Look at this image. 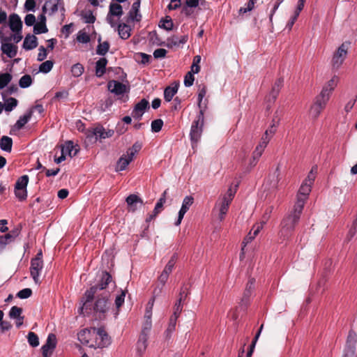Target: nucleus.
I'll return each instance as SVG.
<instances>
[{"label": "nucleus", "instance_id": "f257e3e1", "mask_svg": "<svg viewBox=\"0 0 357 357\" xmlns=\"http://www.w3.org/2000/svg\"><path fill=\"white\" fill-rule=\"evenodd\" d=\"M79 341L92 348H105L111 344V338L104 327L84 328L77 333Z\"/></svg>", "mask_w": 357, "mask_h": 357}, {"label": "nucleus", "instance_id": "f03ea898", "mask_svg": "<svg viewBox=\"0 0 357 357\" xmlns=\"http://www.w3.org/2000/svg\"><path fill=\"white\" fill-rule=\"evenodd\" d=\"M301 204V201L298 204H295L293 209L282 220L278 233L279 238L282 241L288 240L293 235L303 210Z\"/></svg>", "mask_w": 357, "mask_h": 357}, {"label": "nucleus", "instance_id": "7ed1b4c3", "mask_svg": "<svg viewBox=\"0 0 357 357\" xmlns=\"http://www.w3.org/2000/svg\"><path fill=\"white\" fill-rule=\"evenodd\" d=\"M109 294L107 291H102L101 294L95 296V298L90 300V306L86 307L84 303L86 299L85 298V294L81 298L80 305L77 310V312H83L86 311H93V312H107L111 306V303L109 301Z\"/></svg>", "mask_w": 357, "mask_h": 357}, {"label": "nucleus", "instance_id": "20e7f679", "mask_svg": "<svg viewBox=\"0 0 357 357\" xmlns=\"http://www.w3.org/2000/svg\"><path fill=\"white\" fill-rule=\"evenodd\" d=\"M111 281L112 275L107 271L102 272L100 281L85 291V298L86 301L84 305L86 307L90 306V300L95 298L96 295L106 291L105 289Z\"/></svg>", "mask_w": 357, "mask_h": 357}, {"label": "nucleus", "instance_id": "39448f33", "mask_svg": "<svg viewBox=\"0 0 357 357\" xmlns=\"http://www.w3.org/2000/svg\"><path fill=\"white\" fill-rule=\"evenodd\" d=\"M204 124V111L200 110L196 119L192 121L190 132V139L193 149L197 146L199 142L200 141L202 132L203 127Z\"/></svg>", "mask_w": 357, "mask_h": 357}, {"label": "nucleus", "instance_id": "423d86ee", "mask_svg": "<svg viewBox=\"0 0 357 357\" xmlns=\"http://www.w3.org/2000/svg\"><path fill=\"white\" fill-rule=\"evenodd\" d=\"M42 251H40L36 256L31 261L30 273L33 281L39 283V275L43 268Z\"/></svg>", "mask_w": 357, "mask_h": 357}, {"label": "nucleus", "instance_id": "0eeeda50", "mask_svg": "<svg viewBox=\"0 0 357 357\" xmlns=\"http://www.w3.org/2000/svg\"><path fill=\"white\" fill-rule=\"evenodd\" d=\"M349 46V42H344L335 52L331 61L334 68H338L342 64L347 56Z\"/></svg>", "mask_w": 357, "mask_h": 357}, {"label": "nucleus", "instance_id": "6e6552de", "mask_svg": "<svg viewBox=\"0 0 357 357\" xmlns=\"http://www.w3.org/2000/svg\"><path fill=\"white\" fill-rule=\"evenodd\" d=\"M255 279L252 278H250L245 289L243 291V296L241 299V301L239 303L240 305V310L244 311L247 309L248 306L250 303V298L253 293V291L255 289Z\"/></svg>", "mask_w": 357, "mask_h": 357}, {"label": "nucleus", "instance_id": "1a4fd4ad", "mask_svg": "<svg viewBox=\"0 0 357 357\" xmlns=\"http://www.w3.org/2000/svg\"><path fill=\"white\" fill-rule=\"evenodd\" d=\"M357 342V335L356 333L351 330L349 332L346 345L344 350L342 357H354L356 353V344Z\"/></svg>", "mask_w": 357, "mask_h": 357}, {"label": "nucleus", "instance_id": "9d476101", "mask_svg": "<svg viewBox=\"0 0 357 357\" xmlns=\"http://www.w3.org/2000/svg\"><path fill=\"white\" fill-rule=\"evenodd\" d=\"M0 38L1 41V51L6 54L9 58H13L17 55V47L15 45L10 43L11 37H5L0 29Z\"/></svg>", "mask_w": 357, "mask_h": 357}, {"label": "nucleus", "instance_id": "9b49d317", "mask_svg": "<svg viewBox=\"0 0 357 357\" xmlns=\"http://www.w3.org/2000/svg\"><path fill=\"white\" fill-rule=\"evenodd\" d=\"M190 294V288L187 284H183L179 291L178 298L174 306V312H181L183 307L185 303L188 295Z\"/></svg>", "mask_w": 357, "mask_h": 357}, {"label": "nucleus", "instance_id": "f8f14e48", "mask_svg": "<svg viewBox=\"0 0 357 357\" xmlns=\"http://www.w3.org/2000/svg\"><path fill=\"white\" fill-rule=\"evenodd\" d=\"M283 83L284 79L282 77H280L275 80L274 84L272 86L271 91L266 97L267 102L272 104L275 101L282 87L283 86Z\"/></svg>", "mask_w": 357, "mask_h": 357}, {"label": "nucleus", "instance_id": "ddd939ff", "mask_svg": "<svg viewBox=\"0 0 357 357\" xmlns=\"http://www.w3.org/2000/svg\"><path fill=\"white\" fill-rule=\"evenodd\" d=\"M149 108V102L145 98L137 102L132 111V116L136 120H140L146 109Z\"/></svg>", "mask_w": 357, "mask_h": 357}, {"label": "nucleus", "instance_id": "4468645a", "mask_svg": "<svg viewBox=\"0 0 357 357\" xmlns=\"http://www.w3.org/2000/svg\"><path fill=\"white\" fill-rule=\"evenodd\" d=\"M311 185H310V183H307V181H304L297 194L296 202L295 204H298L301 201L302 203V209H303L305 201L311 191Z\"/></svg>", "mask_w": 357, "mask_h": 357}, {"label": "nucleus", "instance_id": "2eb2a0df", "mask_svg": "<svg viewBox=\"0 0 357 357\" xmlns=\"http://www.w3.org/2000/svg\"><path fill=\"white\" fill-rule=\"evenodd\" d=\"M194 202V198L192 196H186L183 201L181 208L178 212V219L175 222V225L178 226L184 217L185 213Z\"/></svg>", "mask_w": 357, "mask_h": 357}, {"label": "nucleus", "instance_id": "dca6fc26", "mask_svg": "<svg viewBox=\"0 0 357 357\" xmlns=\"http://www.w3.org/2000/svg\"><path fill=\"white\" fill-rule=\"evenodd\" d=\"M149 333L140 332L137 344L136 349L137 352L141 356L142 355L146 350L148 347V339H149Z\"/></svg>", "mask_w": 357, "mask_h": 357}, {"label": "nucleus", "instance_id": "f3484780", "mask_svg": "<svg viewBox=\"0 0 357 357\" xmlns=\"http://www.w3.org/2000/svg\"><path fill=\"white\" fill-rule=\"evenodd\" d=\"M108 90L116 95H122L126 91V86L116 80H110L107 84Z\"/></svg>", "mask_w": 357, "mask_h": 357}, {"label": "nucleus", "instance_id": "a211bd4d", "mask_svg": "<svg viewBox=\"0 0 357 357\" xmlns=\"http://www.w3.org/2000/svg\"><path fill=\"white\" fill-rule=\"evenodd\" d=\"M128 204V211L135 212L137 209V205L142 206L144 204L143 200L137 195H130L126 199Z\"/></svg>", "mask_w": 357, "mask_h": 357}, {"label": "nucleus", "instance_id": "6ab92c4d", "mask_svg": "<svg viewBox=\"0 0 357 357\" xmlns=\"http://www.w3.org/2000/svg\"><path fill=\"white\" fill-rule=\"evenodd\" d=\"M9 26L12 31L15 33L21 32L22 22L17 14L13 13L9 16Z\"/></svg>", "mask_w": 357, "mask_h": 357}, {"label": "nucleus", "instance_id": "aec40b11", "mask_svg": "<svg viewBox=\"0 0 357 357\" xmlns=\"http://www.w3.org/2000/svg\"><path fill=\"white\" fill-rule=\"evenodd\" d=\"M79 151V146L77 144L75 145L72 141L66 142L65 144L61 146V152L71 158L75 156Z\"/></svg>", "mask_w": 357, "mask_h": 357}, {"label": "nucleus", "instance_id": "412c9836", "mask_svg": "<svg viewBox=\"0 0 357 357\" xmlns=\"http://www.w3.org/2000/svg\"><path fill=\"white\" fill-rule=\"evenodd\" d=\"M330 98V96L328 95V91L326 87H323L320 94L317 96L315 98L314 104L320 106L323 109L325 108L327 102Z\"/></svg>", "mask_w": 357, "mask_h": 357}, {"label": "nucleus", "instance_id": "4be33fe9", "mask_svg": "<svg viewBox=\"0 0 357 357\" xmlns=\"http://www.w3.org/2000/svg\"><path fill=\"white\" fill-rule=\"evenodd\" d=\"M230 204H231V202L224 200L222 199H220L217 202L215 206L219 209L218 218L220 221H222L225 219V216L229 210Z\"/></svg>", "mask_w": 357, "mask_h": 357}, {"label": "nucleus", "instance_id": "5701e85b", "mask_svg": "<svg viewBox=\"0 0 357 357\" xmlns=\"http://www.w3.org/2000/svg\"><path fill=\"white\" fill-rule=\"evenodd\" d=\"M107 63L108 61L105 57L99 59L96 62L95 72L96 77H101L105 73Z\"/></svg>", "mask_w": 357, "mask_h": 357}, {"label": "nucleus", "instance_id": "b1692460", "mask_svg": "<svg viewBox=\"0 0 357 357\" xmlns=\"http://www.w3.org/2000/svg\"><path fill=\"white\" fill-rule=\"evenodd\" d=\"M38 46V39L34 35L27 34L23 43V48L31 50Z\"/></svg>", "mask_w": 357, "mask_h": 357}, {"label": "nucleus", "instance_id": "393cba45", "mask_svg": "<svg viewBox=\"0 0 357 357\" xmlns=\"http://www.w3.org/2000/svg\"><path fill=\"white\" fill-rule=\"evenodd\" d=\"M32 114L33 111L32 109H30L24 116H20V119L15 123V128L17 130H21L24 126V125L31 119Z\"/></svg>", "mask_w": 357, "mask_h": 357}, {"label": "nucleus", "instance_id": "a878e982", "mask_svg": "<svg viewBox=\"0 0 357 357\" xmlns=\"http://www.w3.org/2000/svg\"><path fill=\"white\" fill-rule=\"evenodd\" d=\"M98 45L96 49V54L100 56H105L109 51L110 45L108 41L101 43V38L98 40Z\"/></svg>", "mask_w": 357, "mask_h": 357}, {"label": "nucleus", "instance_id": "bb28decb", "mask_svg": "<svg viewBox=\"0 0 357 357\" xmlns=\"http://www.w3.org/2000/svg\"><path fill=\"white\" fill-rule=\"evenodd\" d=\"M130 163V159H128L125 154L121 155L118 160L116 167L115 171L120 172L126 169L128 165Z\"/></svg>", "mask_w": 357, "mask_h": 357}, {"label": "nucleus", "instance_id": "cd10ccee", "mask_svg": "<svg viewBox=\"0 0 357 357\" xmlns=\"http://www.w3.org/2000/svg\"><path fill=\"white\" fill-rule=\"evenodd\" d=\"M178 85L176 84L174 86H167L164 91V98L167 102H170L174 95L177 93Z\"/></svg>", "mask_w": 357, "mask_h": 357}, {"label": "nucleus", "instance_id": "c85d7f7f", "mask_svg": "<svg viewBox=\"0 0 357 357\" xmlns=\"http://www.w3.org/2000/svg\"><path fill=\"white\" fill-rule=\"evenodd\" d=\"M178 317V316L177 315V314H173L170 317L168 327L165 331L167 337H170L172 333L175 331Z\"/></svg>", "mask_w": 357, "mask_h": 357}, {"label": "nucleus", "instance_id": "c756f323", "mask_svg": "<svg viewBox=\"0 0 357 357\" xmlns=\"http://www.w3.org/2000/svg\"><path fill=\"white\" fill-rule=\"evenodd\" d=\"M167 190H168L167 189V190H165L163 192V193L162 194L160 198L159 199V200L156 203V204L155 206V208L153 209V213H155V214L158 215L163 210V205H164V204L166 202V197H167Z\"/></svg>", "mask_w": 357, "mask_h": 357}, {"label": "nucleus", "instance_id": "7c9ffc66", "mask_svg": "<svg viewBox=\"0 0 357 357\" xmlns=\"http://www.w3.org/2000/svg\"><path fill=\"white\" fill-rule=\"evenodd\" d=\"M29 179L28 175H23L20 176L15 183V189L26 190Z\"/></svg>", "mask_w": 357, "mask_h": 357}, {"label": "nucleus", "instance_id": "2f4dec72", "mask_svg": "<svg viewBox=\"0 0 357 357\" xmlns=\"http://www.w3.org/2000/svg\"><path fill=\"white\" fill-rule=\"evenodd\" d=\"M13 140L8 136H3L0 141L1 149L5 151L10 152L12 149Z\"/></svg>", "mask_w": 357, "mask_h": 357}, {"label": "nucleus", "instance_id": "473e14b6", "mask_svg": "<svg viewBox=\"0 0 357 357\" xmlns=\"http://www.w3.org/2000/svg\"><path fill=\"white\" fill-rule=\"evenodd\" d=\"M119 34L120 37L123 39H128L130 36L129 26L126 24H120L118 26Z\"/></svg>", "mask_w": 357, "mask_h": 357}, {"label": "nucleus", "instance_id": "72a5a7b5", "mask_svg": "<svg viewBox=\"0 0 357 357\" xmlns=\"http://www.w3.org/2000/svg\"><path fill=\"white\" fill-rule=\"evenodd\" d=\"M152 328L151 314L145 315L142 323L141 332L150 333Z\"/></svg>", "mask_w": 357, "mask_h": 357}, {"label": "nucleus", "instance_id": "f704fd0d", "mask_svg": "<svg viewBox=\"0 0 357 357\" xmlns=\"http://www.w3.org/2000/svg\"><path fill=\"white\" fill-rule=\"evenodd\" d=\"M109 14L113 16H121L123 15L122 6L119 3H111Z\"/></svg>", "mask_w": 357, "mask_h": 357}, {"label": "nucleus", "instance_id": "c9c22d12", "mask_svg": "<svg viewBox=\"0 0 357 357\" xmlns=\"http://www.w3.org/2000/svg\"><path fill=\"white\" fill-rule=\"evenodd\" d=\"M15 236L10 233L0 236V251L2 250L7 244L13 241Z\"/></svg>", "mask_w": 357, "mask_h": 357}, {"label": "nucleus", "instance_id": "e433bc0d", "mask_svg": "<svg viewBox=\"0 0 357 357\" xmlns=\"http://www.w3.org/2000/svg\"><path fill=\"white\" fill-rule=\"evenodd\" d=\"M168 278H169V275L167 273H165L163 272L161 273V274L158 277V282L161 284V287L158 288V289H155L154 290V291H153L154 295H156V294L158 295L161 292L162 287L165 286L166 282L168 280Z\"/></svg>", "mask_w": 357, "mask_h": 357}, {"label": "nucleus", "instance_id": "4c0bfd02", "mask_svg": "<svg viewBox=\"0 0 357 357\" xmlns=\"http://www.w3.org/2000/svg\"><path fill=\"white\" fill-rule=\"evenodd\" d=\"M33 79L30 75H23L19 81V85L21 88H27L32 84Z\"/></svg>", "mask_w": 357, "mask_h": 357}, {"label": "nucleus", "instance_id": "58836bf2", "mask_svg": "<svg viewBox=\"0 0 357 357\" xmlns=\"http://www.w3.org/2000/svg\"><path fill=\"white\" fill-rule=\"evenodd\" d=\"M84 70V68L83 65L79 63L74 64L71 68L72 75L75 77L81 76L83 74Z\"/></svg>", "mask_w": 357, "mask_h": 357}, {"label": "nucleus", "instance_id": "ea45409f", "mask_svg": "<svg viewBox=\"0 0 357 357\" xmlns=\"http://www.w3.org/2000/svg\"><path fill=\"white\" fill-rule=\"evenodd\" d=\"M12 79V75L10 73L0 74V89H3L6 86Z\"/></svg>", "mask_w": 357, "mask_h": 357}, {"label": "nucleus", "instance_id": "a19ab883", "mask_svg": "<svg viewBox=\"0 0 357 357\" xmlns=\"http://www.w3.org/2000/svg\"><path fill=\"white\" fill-rule=\"evenodd\" d=\"M160 23L162 24H159V26L167 30V31H171L173 29L174 23L172 22V20L169 17H166L165 19H162L160 21Z\"/></svg>", "mask_w": 357, "mask_h": 357}, {"label": "nucleus", "instance_id": "79ce46f5", "mask_svg": "<svg viewBox=\"0 0 357 357\" xmlns=\"http://www.w3.org/2000/svg\"><path fill=\"white\" fill-rule=\"evenodd\" d=\"M238 186V184L236 185L235 188L234 190L232 189L231 187H230L227 190V192L223 195V197L221 199L228 201L231 203V202L235 196V194L236 192Z\"/></svg>", "mask_w": 357, "mask_h": 357}, {"label": "nucleus", "instance_id": "37998d69", "mask_svg": "<svg viewBox=\"0 0 357 357\" xmlns=\"http://www.w3.org/2000/svg\"><path fill=\"white\" fill-rule=\"evenodd\" d=\"M263 152H264V151L263 150H260L259 148H258V147L255 148V151L252 153V159H251L250 163V165L252 167H254V166L256 165V164L257 163L259 158L262 155Z\"/></svg>", "mask_w": 357, "mask_h": 357}, {"label": "nucleus", "instance_id": "c03bdc74", "mask_svg": "<svg viewBox=\"0 0 357 357\" xmlns=\"http://www.w3.org/2000/svg\"><path fill=\"white\" fill-rule=\"evenodd\" d=\"M54 62L50 60L45 61L42 63L39 67V70L43 73H47L52 69Z\"/></svg>", "mask_w": 357, "mask_h": 357}, {"label": "nucleus", "instance_id": "a18cd8bd", "mask_svg": "<svg viewBox=\"0 0 357 357\" xmlns=\"http://www.w3.org/2000/svg\"><path fill=\"white\" fill-rule=\"evenodd\" d=\"M33 33L35 34H41L45 33L48 31V29L46 26V24L37 22L36 24H33Z\"/></svg>", "mask_w": 357, "mask_h": 357}, {"label": "nucleus", "instance_id": "49530a36", "mask_svg": "<svg viewBox=\"0 0 357 357\" xmlns=\"http://www.w3.org/2000/svg\"><path fill=\"white\" fill-rule=\"evenodd\" d=\"M28 342L33 347H36L39 345V339L38 335L33 332H29L28 333Z\"/></svg>", "mask_w": 357, "mask_h": 357}, {"label": "nucleus", "instance_id": "de8ad7c7", "mask_svg": "<svg viewBox=\"0 0 357 357\" xmlns=\"http://www.w3.org/2000/svg\"><path fill=\"white\" fill-rule=\"evenodd\" d=\"M17 105V100L14 98H9L6 100L4 108L6 112L12 111Z\"/></svg>", "mask_w": 357, "mask_h": 357}, {"label": "nucleus", "instance_id": "09e8293b", "mask_svg": "<svg viewBox=\"0 0 357 357\" xmlns=\"http://www.w3.org/2000/svg\"><path fill=\"white\" fill-rule=\"evenodd\" d=\"M176 263L175 255H173L171 259L169 260L168 263L165 266L163 273H167L168 275L172 272V270L174 267Z\"/></svg>", "mask_w": 357, "mask_h": 357}, {"label": "nucleus", "instance_id": "8fccbe9b", "mask_svg": "<svg viewBox=\"0 0 357 357\" xmlns=\"http://www.w3.org/2000/svg\"><path fill=\"white\" fill-rule=\"evenodd\" d=\"M337 81L338 77L337 76H334L324 86L327 88L329 96L331 95L332 91L335 89V86L337 85Z\"/></svg>", "mask_w": 357, "mask_h": 357}, {"label": "nucleus", "instance_id": "3c124183", "mask_svg": "<svg viewBox=\"0 0 357 357\" xmlns=\"http://www.w3.org/2000/svg\"><path fill=\"white\" fill-rule=\"evenodd\" d=\"M162 126L163 121L162 119H155L151 122V130L154 132H158L161 130Z\"/></svg>", "mask_w": 357, "mask_h": 357}, {"label": "nucleus", "instance_id": "603ef678", "mask_svg": "<svg viewBox=\"0 0 357 357\" xmlns=\"http://www.w3.org/2000/svg\"><path fill=\"white\" fill-rule=\"evenodd\" d=\"M323 109H324L322 107L314 103L310 108V115L312 118L317 119L323 111Z\"/></svg>", "mask_w": 357, "mask_h": 357}, {"label": "nucleus", "instance_id": "864d4df0", "mask_svg": "<svg viewBox=\"0 0 357 357\" xmlns=\"http://www.w3.org/2000/svg\"><path fill=\"white\" fill-rule=\"evenodd\" d=\"M277 112L275 114L274 118L272 121L273 123L272 125L267 129L268 132H270V135L272 136L276 131V128L278 125L279 124L280 118L276 116Z\"/></svg>", "mask_w": 357, "mask_h": 357}, {"label": "nucleus", "instance_id": "5fc2aeb1", "mask_svg": "<svg viewBox=\"0 0 357 357\" xmlns=\"http://www.w3.org/2000/svg\"><path fill=\"white\" fill-rule=\"evenodd\" d=\"M45 344L55 349L57 344L56 335L54 333H50L47 336Z\"/></svg>", "mask_w": 357, "mask_h": 357}, {"label": "nucleus", "instance_id": "6e6d98bb", "mask_svg": "<svg viewBox=\"0 0 357 357\" xmlns=\"http://www.w3.org/2000/svg\"><path fill=\"white\" fill-rule=\"evenodd\" d=\"M77 40L79 43H87L90 41V36L86 32L79 31L77 34Z\"/></svg>", "mask_w": 357, "mask_h": 357}, {"label": "nucleus", "instance_id": "4d7b16f0", "mask_svg": "<svg viewBox=\"0 0 357 357\" xmlns=\"http://www.w3.org/2000/svg\"><path fill=\"white\" fill-rule=\"evenodd\" d=\"M255 237L252 234V231L249 232V234L245 236L243 241V247L241 248V253L240 257L241 258L244 255V250L245 247L248 243L251 242Z\"/></svg>", "mask_w": 357, "mask_h": 357}, {"label": "nucleus", "instance_id": "13d9d810", "mask_svg": "<svg viewBox=\"0 0 357 357\" xmlns=\"http://www.w3.org/2000/svg\"><path fill=\"white\" fill-rule=\"evenodd\" d=\"M255 1L256 0H249L248 2L246 3V7H241L239 9V13L244 14L246 13L247 12L251 11L255 6Z\"/></svg>", "mask_w": 357, "mask_h": 357}, {"label": "nucleus", "instance_id": "bf43d9fd", "mask_svg": "<svg viewBox=\"0 0 357 357\" xmlns=\"http://www.w3.org/2000/svg\"><path fill=\"white\" fill-rule=\"evenodd\" d=\"M41 350H42V354H43V357H50L52 355L53 351H54V349H53L50 346L49 347L47 344H45L41 347Z\"/></svg>", "mask_w": 357, "mask_h": 357}, {"label": "nucleus", "instance_id": "052dcab7", "mask_svg": "<svg viewBox=\"0 0 357 357\" xmlns=\"http://www.w3.org/2000/svg\"><path fill=\"white\" fill-rule=\"evenodd\" d=\"M194 80V75L191 72H188L184 77L185 86L187 87L191 86L193 84Z\"/></svg>", "mask_w": 357, "mask_h": 357}, {"label": "nucleus", "instance_id": "680f3d73", "mask_svg": "<svg viewBox=\"0 0 357 357\" xmlns=\"http://www.w3.org/2000/svg\"><path fill=\"white\" fill-rule=\"evenodd\" d=\"M273 210V206H270L266 209V211L262 216L261 221L260 222L261 223H262L263 225H265L267 222V221L268 220V219L271 217V214Z\"/></svg>", "mask_w": 357, "mask_h": 357}, {"label": "nucleus", "instance_id": "e2e57ef3", "mask_svg": "<svg viewBox=\"0 0 357 357\" xmlns=\"http://www.w3.org/2000/svg\"><path fill=\"white\" fill-rule=\"evenodd\" d=\"M126 296V292L122 291L121 294L118 295L115 299V305L117 310H119L120 307L123 304Z\"/></svg>", "mask_w": 357, "mask_h": 357}, {"label": "nucleus", "instance_id": "0e129e2a", "mask_svg": "<svg viewBox=\"0 0 357 357\" xmlns=\"http://www.w3.org/2000/svg\"><path fill=\"white\" fill-rule=\"evenodd\" d=\"M137 59L141 58V60L139 61V62H140L142 64L149 63L150 62V60L151 59V55H149V54H146L142 53V52L137 54Z\"/></svg>", "mask_w": 357, "mask_h": 357}, {"label": "nucleus", "instance_id": "69168bd1", "mask_svg": "<svg viewBox=\"0 0 357 357\" xmlns=\"http://www.w3.org/2000/svg\"><path fill=\"white\" fill-rule=\"evenodd\" d=\"M32 294V290L29 288H25L20 290L17 296L20 298H27L30 297Z\"/></svg>", "mask_w": 357, "mask_h": 357}, {"label": "nucleus", "instance_id": "338daca9", "mask_svg": "<svg viewBox=\"0 0 357 357\" xmlns=\"http://www.w3.org/2000/svg\"><path fill=\"white\" fill-rule=\"evenodd\" d=\"M38 51L39 52L38 54L37 59L38 61H43L47 56V49L44 46H40L38 49Z\"/></svg>", "mask_w": 357, "mask_h": 357}, {"label": "nucleus", "instance_id": "774afa93", "mask_svg": "<svg viewBox=\"0 0 357 357\" xmlns=\"http://www.w3.org/2000/svg\"><path fill=\"white\" fill-rule=\"evenodd\" d=\"M82 17L84 19V22L88 24H93L96 20V17L91 11L82 14Z\"/></svg>", "mask_w": 357, "mask_h": 357}]
</instances>
